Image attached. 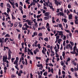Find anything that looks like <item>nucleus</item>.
<instances>
[{"mask_svg":"<svg viewBox=\"0 0 78 78\" xmlns=\"http://www.w3.org/2000/svg\"><path fill=\"white\" fill-rule=\"evenodd\" d=\"M58 43L56 44V45L57 47V49H59V45L61 44V42L62 41V39H59L57 40Z\"/></svg>","mask_w":78,"mask_h":78,"instance_id":"1","label":"nucleus"},{"mask_svg":"<svg viewBox=\"0 0 78 78\" xmlns=\"http://www.w3.org/2000/svg\"><path fill=\"white\" fill-rule=\"evenodd\" d=\"M25 26V27H26L25 28L24 27H22V29L23 30H28L27 28H29V26L27 25V23H25L24 24V25L23 26V27H24Z\"/></svg>","mask_w":78,"mask_h":78,"instance_id":"2","label":"nucleus"},{"mask_svg":"<svg viewBox=\"0 0 78 78\" xmlns=\"http://www.w3.org/2000/svg\"><path fill=\"white\" fill-rule=\"evenodd\" d=\"M25 22H27L28 25H31V24L33 23V22H31V20H27L25 21Z\"/></svg>","mask_w":78,"mask_h":78,"instance_id":"3","label":"nucleus"},{"mask_svg":"<svg viewBox=\"0 0 78 78\" xmlns=\"http://www.w3.org/2000/svg\"><path fill=\"white\" fill-rule=\"evenodd\" d=\"M18 61H19V57H17L16 58V59L15 61L13 62V64H16V66H18V63H17L18 62Z\"/></svg>","mask_w":78,"mask_h":78,"instance_id":"4","label":"nucleus"},{"mask_svg":"<svg viewBox=\"0 0 78 78\" xmlns=\"http://www.w3.org/2000/svg\"><path fill=\"white\" fill-rule=\"evenodd\" d=\"M55 1V5H56L57 6H58V5H61V3L59 2H58V0H54Z\"/></svg>","mask_w":78,"mask_h":78,"instance_id":"5","label":"nucleus"},{"mask_svg":"<svg viewBox=\"0 0 78 78\" xmlns=\"http://www.w3.org/2000/svg\"><path fill=\"white\" fill-rule=\"evenodd\" d=\"M32 21L34 22V26H35L37 28V23L36 22V19H34Z\"/></svg>","mask_w":78,"mask_h":78,"instance_id":"6","label":"nucleus"},{"mask_svg":"<svg viewBox=\"0 0 78 78\" xmlns=\"http://www.w3.org/2000/svg\"><path fill=\"white\" fill-rule=\"evenodd\" d=\"M38 48H37L34 51V55H36L37 54V52H39V51Z\"/></svg>","mask_w":78,"mask_h":78,"instance_id":"7","label":"nucleus"},{"mask_svg":"<svg viewBox=\"0 0 78 78\" xmlns=\"http://www.w3.org/2000/svg\"><path fill=\"white\" fill-rule=\"evenodd\" d=\"M47 51V49L45 47H43V50L42 51V53L44 54H45V52Z\"/></svg>","mask_w":78,"mask_h":78,"instance_id":"8","label":"nucleus"},{"mask_svg":"<svg viewBox=\"0 0 78 78\" xmlns=\"http://www.w3.org/2000/svg\"><path fill=\"white\" fill-rule=\"evenodd\" d=\"M49 7L51 9H53V4L51 2H50L49 4Z\"/></svg>","mask_w":78,"mask_h":78,"instance_id":"9","label":"nucleus"},{"mask_svg":"<svg viewBox=\"0 0 78 78\" xmlns=\"http://www.w3.org/2000/svg\"><path fill=\"white\" fill-rule=\"evenodd\" d=\"M45 16H47L48 17H50V12H46L44 14Z\"/></svg>","mask_w":78,"mask_h":78,"instance_id":"10","label":"nucleus"},{"mask_svg":"<svg viewBox=\"0 0 78 78\" xmlns=\"http://www.w3.org/2000/svg\"><path fill=\"white\" fill-rule=\"evenodd\" d=\"M7 59H8V57H7V55H6L5 56H3V60L4 62Z\"/></svg>","mask_w":78,"mask_h":78,"instance_id":"11","label":"nucleus"},{"mask_svg":"<svg viewBox=\"0 0 78 78\" xmlns=\"http://www.w3.org/2000/svg\"><path fill=\"white\" fill-rule=\"evenodd\" d=\"M57 15L60 16H64V12H59L58 13Z\"/></svg>","mask_w":78,"mask_h":78,"instance_id":"12","label":"nucleus"},{"mask_svg":"<svg viewBox=\"0 0 78 78\" xmlns=\"http://www.w3.org/2000/svg\"><path fill=\"white\" fill-rule=\"evenodd\" d=\"M51 56L52 57H53L55 56V52L53 51H51Z\"/></svg>","mask_w":78,"mask_h":78,"instance_id":"13","label":"nucleus"},{"mask_svg":"<svg viewBox=\"0 0 78 78\" xmlns=\"http://www.w3.org/2000/svg\"><path fill=\"white\" fill-rule=\"evenodd\" d=\"M33 34L34 35H32V37H34L36 36H37V32H35Z\"/></svg>","mask_w":78,"mask_h":78,"instance_id":"14","label":"nucleus"},{"mask_svg":"<svg viewBox=\"0 0 78 78\" xmlns=\"http://www.w3.org/2000/svg\"><path fill=\"white\" fill-rule=\"evenodd\" d=\"M57 32L58 33V35H60L63 34L62 31H57Z\"/></svg>","mask_w":78,"mask_h":78,"instance_id":"15","label":"nucleus"},{"mask_svg":"<svg viewBox=\"0 0 78 78\" xmlns=\"http://www.w3.org/2000/svg\"><path fill=\"white\" fill-rule=\"evenodd\" d=\"M6 49H7V50H9L10 49L8 47L4 46L3 51H5V50H6Z\"/></svg>","mask_w":78,"mask_h":78,"instance_id":"16","label":"nucleus"},{"mask_svg":"<svg viewBox=\"0 0 78 78\" xmlns=\"http://www.w3.org/2000/svg\"><path fill=\"white\" fill-rule=\"evenodd\" d=\"M70 46H71V45H70V44H67L66 46V49H68V47H70V48L71 47V48H72V47H70Z\"/></svg>","mask_w":78,"mask_h":78,"instance_id":"17","label":"nucleus"},{"mask_svg":"<svg viewBox=\"0 0 78 78\" xmlns=\"http://www.w3.org/2000/svg\"><path fill=\"white\" fill-rule=\"evenodd\" d=\"M68 17L69 19H72V15L70 14L69 15Z\"/></svg>","mask_w":78,"mask_h":78,"instance_id":"18","label":"nucleus"},{"mask_svg":"<svg viewBox=\"0 0 78 78\" xmlns=\"http://www.w3.org/2000/svg\"><path fill=\"white\" fill-rule=\"evenodd\" d=\"M37 66H38V67H41V69L42 68V67H43V66L42 64H40V65H37Z\"/></svg>","mask_w":78,"mask_h":78,"instance_id":"19","label":"nucleus"},{"mask_svg":"<svg viewBox=\"0 0 78 78\" xmlns=\"http://www.w3.org/2000/svg\"><path fill=\"white\" fill-rule=\"evenodd\" d=\"M11 53H12V52L11 51V49H10L8 50V55H11Z\"/></svg>","mask_w":78,"mask_h":78,"instance_id":"20","label":"nucleus"},{"mask_svg":"<svg viewBox=\"0 0 78 78\" xmlns=\"http://www.w3.org/2000/svg\"><path fill=\"white\" fill-rule=\"evenodd\" d=\"M65 53H66L65 52V51H63L62 52V56L63 57V58L64 59V56H65Z\"/></svg>","mask_w":78,"mask_h":78,"instance_id":"21","label":"nucleus"},{"mask_svg":"<svg viewBox=\"0 0 78 78\" xmlns=\"http://www.w3.org/2000/svg\"><path fill=\"white\" fill-rule=\"evenodd\" d=\"M41 12H43V14H45V12H46L45 10H44L43 9H41Z\"/></svg>","mask_w":78,"mask_h":78,"instance_id":"22","label":"nucleus"},{"mask_svg":"<svg viewBox=\"0 0 78 78\" xmlns=\"http://www.w3.org/2000/svg\"><path fill=\"white\" fill-rule=\"evenodd\" d=\"M11 54H8V59H9H9H11Z\"/></svg>","mask_w":78,"mask_h":78,"instance_id":"23","label":"nucleus"},{"mask_svg":"<svg viewBox=\"0 0 78 78\" xmlns=\"http://www.w3.org/2000/svg\"><path fill=\"white\" fill-rule=\"evenodd\" d=\"M12 7L14 9H15V4L14 3H13L12 4Z\"/></svg>","mask_w":78,"mask_h":78,"instance_id":"24","label":"nucleus"},{"mask_svg":"<svg viewBox=\"0 0 78 78\" xmlns=\"http://www.w3.org/2000/svg\"><path fill=\"white\" fill-rule=\"evenodd\" d=\"M30 0H26L25 1V2L27 3V4H30Z\"/></svg>","mask_w":78,"mask_h":78,"instance_id":"25","label":"nucleus"},{"mask_svg":"<svg viewBox=\"0 0 78 78\" xmlns=\"http://www.w3.org/2000/svg\"><path fill=\"white\" fill-rule=\"evenodd\" d=\"M7 13H9V12H10L11 11V9L9 8H7Z\"/></svg>","mask_w":78,"mask_h":78,"instance_id":"26","label":"nucleus"},{"mask_svg":"<svg viewBox=\"0 0 78 78\" xmlns=\"http://www.w3.org/2000/svg\"><path fill=\"white\" fill-rule=\"evenodd\" d=\"M18 66L16 65L15 66V67L16 69L17 70H19V68L18 67Z\"/></svg>","mask_w":78,"mask_h":78,"instance_id":"27","label":"nucleus"},{"mask_svg":"<svg viewBox=\"0 0 78 78\" xmlns=\"http://www.w3.org/2000/svg\"><path fill=\"white\" fill-rule=\"evenodd\" d=\"M44 40L47 42V41H48V37H46L45 38H44Z\"/></svg>","mask_w":78,"mask_h":78,"instance_id":"28","label":"nucleus"},{"mask_svg":"<svg viewBox=\"0 0 78 78\" xmlns=\"http://www.w3.org/2000/svg\"><path fill=\"white\" fill-rule=\"evenodd\" d=\"M17 25H18V23L16 22L14 24V27H17Z\"/></svg>","mask_w":78,"mask_h":78,"instance_id":"29","label":"nucleus"},{"mask_svg":"<svg viewBox=\"0 0 78 78\" xmlns=\"http://www.w3.org/2000/svg\"><path fill=\"white\" fill-rule=\"evenodd\" d=\"M7 6L9 8H11V5L9 4H7Z\"/></svg>","mask_w":78,"mask_h":78,"instance_id":"30","label":"nucleus"},{"mask_svg":"<svg viewBox=\"0 0 78 78\" xmlns=\"http://www.w3.org/2000/svg\"><path fill=\"white\" fill-rule=\"evenodd\" d=\"M43 75L44 76H47V72H45L44 73Z\"/></svg>","mask_w":78,"mask_h":78,"instance_id":"31","label":"nucleus"},{"mask_svg":"<svg viewBox=\"0 0 78 78\" xmlns=\"http://www.w3.org/2000/svg\"><path fill=\"white\" fill-rule=\"evenodd\" d=\"M22 7L21 6H20V7H19V10H20V11H21V10H22Z\"/></svg>","mask_w":78,"mask_h":78,"instance_id":"32","label":"nucleus"},{"mask_svg":"<svg viewBox=\"0 0 78 78\" xmlns=\"http://www.w3.org/2000/svg\"><path fill=\"white\" fill-rule=\"evenodd\" d=\"M5 37H10V35L9 34H7L5 36Z\"/></svg>","mask_w":78,"mask_h":78,"instance_id":"33","label":"nucleus"},{"mask_svg":"<svg viewBox=\"0 0 78 78\" xmlns=\"http://www.w3.org/2000/svg\"><path fill=\"white\" fill-rule=\"evenodd\" d=\"M70 44L71 45H72V46H73V45H74V43H73V42H72L70 41Z\"/></svg>","mask_w":78,"mask_h":78,"instance_id":"34","label":"nucleus"},{"mask_svg":"<svg viewBox=\"0 0 78 78\" xmlns=\"http://www.w3.org/2000/svg\"><path fill=\"white\" fill-rule=\"evenodd\" d=\"M38 36H42V34H41V33H39L38 35Z\"/></svg>","mask_w":78,"mask_h":78,"instance_id":"35","label":"nucleus"},{"mask_svg":"<svg viewBox=\"0 0 78 78\" xmlns=\"http://www.w3.org/2000/svg\"><path fill=\"white\" fill-rule=\"evenodd\" d=\"M1 42H4V40H3V39L0 38V43Z\"/></svg>","mask_w":78,"mask_h":78,"instance_id":"36","label":"nucleus"},{"mask_svg":"<svg viewBox=\"0 0 78 78\" xmlns=\"http://www.w3.org/2000/svg\"><path fill=\"white\" fill-rule=\"evenodd\" d=\"M50 17H48L47 16L45 17H44V20H48V18H49Z\"/></svg>","mask_w":78,"mask_h":78,"instance_id":"37","label":"nucleus"},{"mask_svg":"<svg viewBox=\"0 0 78 78\" xmlns=\"http://www.w3.org/2000/svg\"><path fill=\"white\" fill-rule=\"evenodd\" d=\"M37 46L38 48H39V49H41V45L40 44H38Z\"/></svg>","mask_w":78,"mask_h":78,"instance_id":"38","label":"nucleus"},{"mask_svg":"<svg viewBox=\"0 0 78 78\" xmlns=\"http://www.w3.org/2000/svg\"><path fill=\"white\" fill-rule=\"evenodd\" d=\"M9 39V38H6L4 40V42L5 43L6 42V41H8V40Z\"/></svg>","mask_w":78,"mask_h":78,"instance_id":"39","label":"nucleus"},{"mask_svg":"<svg viewBox=\"0 0 78 78\" xmlns=\"http://www.w3.org/2000/svg\"><path fill=\"white\" fill-rule=\"evenodd\" d=\"M14 59H15V58H11V61H12V63H13V62H14Z\"/></svg>","mask_w":78,"mask_h":78,"instance_id":"40","label":"nucleus"},{"mask_svg":"<svg viewBox=\"0 0 78 78\" xmlns=\"http://www.w3.org/2000/svg\"><path fill=\"white\" fill-rule=\"evenodd\" d=\"M5 16H3V17L2 18V20L3 21H5Z\"/></svg>","mask_w":78,"mask_h":78,"instance_id":"41","label":"nucleus"},{"mask_svg":"<svg viewBox=\"0 0 78 78\" xmlns=\"http://www.w3.org/2000/svg\"><path fill=\"white\" fill-rule=\"evenodd\" d=\"M55 56L56 58H58L59 57V55L58 54V53H55Z\"/></svg>","mask_w":78,"mask_h":78,"instance_id":"42","label":"nucleus"},{"mask_svg":"<svg viewBox=\"0 0 78 78\" xmlns=\"http://www.w3.org/2000/svg\"><path fill=\"white\" fill-rule=\"evenodd\" d=\"M59 37H60L59 35H58L56 37V39L58 40V39H59Z\"/></svg>","mask_w":78,"mask_h":78,"instance_id":"43","label":"nucleus"},{"mask_svg":"<svg viewBox=\"0 0 78 78\" xmlns=\"http://www.w3.org/2000/svg\"><path fill=\"white\" fill-rule=\"evenodd\" d=\"M63 20H64V22H65V23H67V20L66 18H64L63 19Z\"/></svg>","mask_w":78,"mask_h":78,"instance_id":"44","label":"nucleus"},{"mask_svg":"<svg viewBox=\"0 0 78 78\" xmlns=\"http://www.w3.org/2000/svg\"><path fill=\"white\" fill-rule=\"evenodd\" d=\"M69 36L70 37H71L72 36V34L70 32L69 33Z\"/></svg>","mask_w":78,"mask_h":78,"instance_id":"45","label":"nucleus"},{"mask_svg":"<svg viewBox=\"0 0 78 78\" xmlns=\"http://www.w3.org/2000/svg\"><path fill=\"white\" fill-rule=\"evenodd\" d=\"M12 19H14V20L16 18L14 16L12 15Z\"/></svg>","mask_w":78,"mask_h":78,"instance_id":"46","label":"nucleus"},{"mask_svg":"<svg viewBox=\"0 0 78 78\" xmlns=\"http://www.w3.org/2000/svg\"><path fill=\"white\" fill-rule=\"evenodd\" d=\"M63 46H65V45H66V41H63Z\"/></svg>","mask_w":78,"mask_h":78,"instance_id":"47","label":"nucleus"},{"mask_svg":"<svg viewBox=\"0 0 78 78\" xmlns=\"http://www.w3.org/2000/svg\"><path fill=\"white\" fill-rule=\"evenodd\" d=\"M68 7V8H71V5L69 4Z\"/></svg>","mask_w":78,"mask_h":78,"instance_id":"48","label":"nucleus"},{"mask_svg":"<svg viewBox=\"0 0 78 78\" xmlns=\"http://www.w3.org/2000/svg\"><path fill=\"white\" fill-rule=\"evenodd\" d=\"M49 60V58H47L46 60V63H48V62Z\"/></svg>","mask_w":78,"mask_h":78,"instance_id":"49","label":"nucleus"},{"mask_svg":"<svg viewBox=\"0 0 78 78\" xmlns=\"http://www.w3.org/2000/svg\"><path fill=\"white\" fill-rule=\"evenodd\" d=\"M18 39L19 40L20 39V34H19Z\"/></svg>","mask_w":78,"mask_h":78,"instance_id":"50","label":"nucleus"},{"mask_svg":"<svg viewBox=\"0 0 78 78\" xmlns=\"http://www.w3.org/2000/svg\"><path fill=\"white\" fill-rule=\"evenodd\" d=\"M51 72L52 73H54L53 72V68L51 69Z\"/></svg>","mask_w":78,"mask_h":78,"instance_id":"51","label":"nucleus"},{"mask_svg":"<svg viewBox=\"0 0 78 78\" xmlns=\"http://www.w3.org/2000/svg\"><path fill=\"white\" fill-rule=\"evenodd\" d=\"M50 49L51 50V51H52L53 50V47H52V46H51L50 47Z\"/></svg>","mask_w":78,"mask_h":78,"instance_id":"52","label":"nucleus"},{"mask_svg":"<svg viewBox=\"0 0 78 78\" xmlns=\"http://www.w3.org/2000/svg\"><path fill=\"white\" fill-rule=\"evenodd\" d=\"M67 15H69V13H70V12L68 9H67Z\"/></svg>","mask_w":78,"mask_h":78,"instance_id":"53","label":"nucleus"},{"mask_svg":"<svg viewBox=\"0 0 78 78\" xmlns=\"http://www.w3.org/2000/svg\"><path fill=\"white\" fill-rule=\"evenodd\" d=\"M61 66H63V65H64V62L63 61H61Z\"/></svg>","mask_w":78,"mask_h":78,"instance_id":"54","label":"nucleus"},{"mask_svg":"<svg viewBox=\"0 0 78 78\" xmlns=\"http://www.w3.org/2000/svg\"><path fill=\"white\" fill-rule=\"evenodd\" d=\"M70 70H71V71H72V72H74V69H73V68H71V69Z\"/></svg>","mask_w":78,"mask_h":78,"instance_id":"55","label":"nucleus"},{"mask_svg":"<svg viewBox=\"0 0 78 78\" xmlns=\"http://www.w3.org/2000/svg\"><path fill=\"white\" fill-rule=\"evenodd\" d=\"M55 53H58V51H59V50L58 49H55Z\"/></svg>","mask_w":78,"mask_h":78,"instance_id":"56","label":"nucleus"},{"mask_svg":"<svg viewBox=\"0 0 78 78\" xmlns=\"http://www.w3.org/2000/svg\"><path fill=\"white\" fill-rule=\"evenodd\" d=\"M0 6L2 8H3V3H1V4Z\"/></svg>","mask_w":78,"mask_h":78,"instance_id":"57","label":"nucleus"},{"mask_svg":"<svg viewBox=\"0 0 78 78\" xmlns=\"http://www.w3.org/2000/svg\"><path fill=\"white\" fill-rule=\"evenodd\" d=\"M48 72H51V70H50V67H48Z\"/></svg>","mask_w":78,"mask_h":78,"instance_id":"58","label":"nucleus"},{"mask_svg":"<svg viewBox=\"0 0 78 78\" xmlns=\"http://www.w3.org/2000/svg\"><path fill=\"white\" fill-rule=\"evenodd\" d=\"M36 59H41V58L40 57H36Z\"/></svg>","mask_w":78,"mask_h":78,"instance_id":"59","label":"nucleus"},{"mask_svg":"<svg viewBox=\"0 0 78 78\" xmlns=\"http://www.w3.org/2000/svg\"><path fill=\"white\" fill-rule=\"evenodd\" d=\"M15 5H16V7H19V5H18V4H17V3H16Z\"/></svg>","mask_w":78,"mask_h":78,"instance_id":"60","label":"nucleus"},{"mask_svg":"<svg viewBox=\"0 0 78 78\" xmlns=\"http://www.w3.org/2000/svg\"><path fill=\"white\" fill-rule=\"evenodd\" d=\"M70 61V58H68L67 59V60L66 61V62H68V61Z\"/></svg>","mask_w":78,"mask_h":78,"instance_id":"61","label":"nucleus"},{"mask_svg":"<svg viewBox=\"0 0 78 78\" xmlns=\"http://www.w3.org/2000/svg\"><path fill=\"white\" fill-rule=\"evenodd\" d=\"M63 39L64 40H66V36L64 35L63 36Z\"/></svg>","mask_w":78,"mask_h":78,"instance_id":"62","label":"nucleus"},{"mask_svg":"<svg viewBox=\"0 0 78 78\" xmlns=\"http://www.w3.org/2000/svg\"><path fill=\"white\" fill-rule=\"evenodd\" d=\"M58 26L60 28H61V27H62V24H59Z\"/></svg>","mask_w":78,"mask_h":78,"instance_id":"63","label":"nucleus"},{"mask_svg":"<svg viewBox=\"0 0 78 78\" xmlns=\"http://www.w3.org/2000/svg\"><path fill=\"white\" fill-rule=\"evenodd\" d=\"M73 49H74V50H76V49H77V48H76V46H74V47Z\"/></svg>","mask_w":78,"mask_h":78,"instance_id":"64","label":"nucleus"}]
</instances>
